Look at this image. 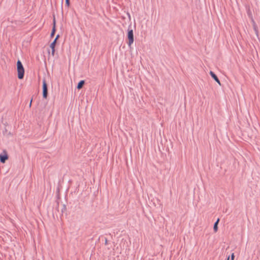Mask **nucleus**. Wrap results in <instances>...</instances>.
<instances>
[{
  "mask_svg": "<svg viewBox=\"0 0 260 260\" xmlns=\"http://www.w3.org/2000/svg\"><path fill=\"white\" fill-rule=\"evenodd\" d=\"M17 70L18 72V78L22 79L24 77V69L21 62L18 60L17 62Z\"/></svg>",
  "mask_w": 260,
  "mask_h": 260,
  "instance_id": "obj_1",
  "label": "nucleus"
},
{
  "mask_svg": "<svg viewBox=\"0 0 260 260\" xmlns=\"http://www.w3.org/2000/svg\"><path fill=\"white\" fill-rule=\"evenodd\" d=\"M127 38L128 40V45L131 46L134 42V33L133 29H128Z\"/></svg>",
  "mask_w": 260,
  "mask_h": 260,
  "instance_id": "obj_2",
  "label": "nucleus"
},
{
  "mask_svg": "<svg viewBox=\"0 0 260 260\" xmlns=\"http://www.w3.org/2000/svg\"><path fill=\"white\" fill-rule=\"evenodd\" d=\"M47 85L45 79L43 80V96L44 98L46 99L47 97Z\"/></svg>",
  "mask_w": 260,
  "mask_h": 260,
  "instance_id": "obj_3",
  "label": "nucleus"
},
{
  "mask_svg": "<svg viewBox=\"0 0 260 260\" xmlns=\"http://www.w3.org/2000/svg\"><path fill=\"white\" fill-rule=\"evenodd\" d=\"M59 38V35H57V36L56 37L55 39H54V40L53 41V42L51 43V44H50V48H51L52 49V54L53 55L54 54V51H55V49H54V48H55V44H56V40H57V39Z\"/></svg>",
  "mask_w": 260,
  "mask_h": 260,
  "instance_id": "obj_4",
  "label": "nucleus"
},
{
  "mask_svg": "<svg viewBox=\"0 0 260 260\" xmlns=\"http://www.w3.org/2000/svg\"><path fill=\"white\" fill-rule=\"evenodd\" d=\"M210 75L219 85H221L220 82L217 78V76L212 71L210 72Z\"/></svg>",
  "mask_w": 260,
  "mask_h": 260,
  "instance_id": "obj_5",
  "label": "nucleus"
},
{
  "mask_svg": "<svg viewBox=\"0 0 260 260\" xmlns=\"http://www.w3.org/2000/svg\"><path fill=\"white\" fill-rule=\"evenodd\" d=\"M8 158V157L7 155H0V160L2 163H4L6 160Z\"/></svg>",
  "mask_w": 260,
  "mask_h": 260,
  "instance_id": "obj_6",
  "label": "nucleus"
},
{
  "mask_svg": "<svg viewBox=\"0 0 260 260\" xmlns=\"http://www.w3.org/2000/svg\"><path fill=\"white\" fill-rule=\"evenodd\" d=\"M84 84V80L80 81L78 83L77 88L78 89H81L82 87V86H83Z\"/></svg>",
  "mask_w": 260,
  "mask_h": 260,
  "instance_id": "obj_7",
  "label": "nucleus"
},
{
  "mask_svg": "<svg viewBox=\"0 0 260 260\" xmlns=\"http://www.w3.org/2000/svg\"><path fill=\"white\" fill-rule=\"evenodd\" d=\"M219 221V219H218L214 224L213 229L215 232H216L217 231V228H218L217 225H218V223Z\"/></svg>",
  "mask_w": 260,
  "mask_h": 260,
  "instance_id": "obj_8",
  "label": "nucleus"
},
{
  "mask_svg": "<svg viewBox=\"0 0 260 260\" xmlns=\"http://www.w3.org/2000/svg\"><path fill=\"white\" fill-rule=\"evenodd\" d=\"M55 32V28H54V26H53L52 32L51 33V37H53L54 35Z\"/></svg>",
  "mask_w": 260,
  "mask_h": 260,
  "instance_id": "obj_9",
  "label": "nucleus"
},
{
  "mask_svg": "<svg viewBox=\"0 0 260 260\" xmlns=\"http://www.w3.org/2000/svg\"><path fill=\"white\" fill-rule=\"evenodd\" d=\"M66 4L68 7L70 6V0H66Z\"/></svg>",
  "mask_w": 260,
  "mask_h": 260,
  "instance_id": "obj_10",
  "label": "nucleus"
},
{
  "mask_svg": "<svg viewBox=\"0 0 260 260\" xmlns=\"http://www.w3.org/2000/svg\"><path fill=\"white\" fill-rule=\"evenodd\" d=\"M234 257H235V256H234V254L233 253L232 254V255H231V259H232V260H233V259H234Z\"/></svg>",
  "mask_w": 260,
  "mask_h": 260,
  "instance_id": "obj_11",
  "label": "nucleus"
},
{
  "mask_svg": "<svg viewBox=\"0 0 260 260\" xmlns=\"http://www.w3.org/2000/svg\"><path fill=\"white\" fill-rule=\"evenodd\" d=\"M53 26H54V28H55V18H54V19H53Z\"/></svg>",
  "mask_w": 260,
  "mask_h": 260,
  "instance_id": "obj_12",
  "label": "nucleus"
},
{
  "mask_svg": "<svg viewBox=\"0 0 260 260\" xmlns=\"http://www.w3.org/2000/svg\"><path fill=\"white\" fill-rule=\"evenodd\" d=\"M31 102H32V100L30 101V102L29 103V107H30L31 105Z\"/></svg>",
  "mask_w": 260,
  "mask_h": 260,
  "instance_id": "obj_13",
  "label": "nucleus"
},
{
  "mask_svg": "<svg viewBox=\"0 0 260 260\" xmlns=\"http://www.w3.org/2000/svg\"><path fill=\"white\" fill-rule=\"evenodd\" d=\"M248 15H249V17H251V13H249H249H248Z\"/></svg>",
  "mask_w": 260,
  "mask_h": 260,
  "instance_id": "obj_14",
  "label": "nucleus"
},
{
  "mask_svg": "<svg viewBox=\"0 0 260 260\" xmlns=\"http://www.w3.org/2000/svg\"><path fill=\"white\" fill-rule=\"evenodd\" d=\"M229 257H228L226 260H229Z\"/></svg>",
  "mask_w": 260,
  "mask_h": 260,
  "instance_id": "obj_15",
  "label": "nucleus"
}]
</instances>
